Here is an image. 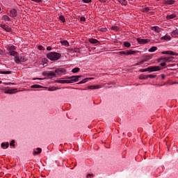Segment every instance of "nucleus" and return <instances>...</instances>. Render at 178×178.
<instances>
[{
	"label": "nucleus",
	"instance_id": "59",
	"mask_svg": "<svg viewBox=\"0 0 178 178\" xmlns=\"http://www.w3.org/2000/svg\"><path fill=\"white\" fill-rule=\"evenodd\" d=\"M131 1H133V0H131Z\"/></svg>",
	"mask_w": 178,
	"mask_h": 178
},
{
	"label": "nucleus",
	"instance_id": "47",
	"mask_svg": "<svg viewBox=\"0 0 178 178\" xmlns=\"http://www.w3.org/2000/svg\"><path fill=\"white\" fill-rule=\"evenodd\" d=\"M99 2H102V3H105V2H106V1L108 0H99Z\"/></svg>",
	"mask_w": 178,
	"mask_h": 178
},
{
	"label": "nucleus",
	"instance_id": "41",
	"mask_svg": "<svg viewBox=\"0 0 178 178\" xmlns=\"http://www.w3.org/2000/svg\"><path fill=\"white\" fill-rule=\"evenodd\" d=\"M143 12H149V8L146 7V8H143Z\"/></svg>",
	"mask_w": 178,
	"mask_h": 178
},
{
	"label": "nucleus",
	"instance_id": "10",
	"mask_svg": "<svg viewBox=\"0 0 178 178\" xmlns=\"http://www.w3.org/2000/svg\"><path fill=\"white\" fill-rule=\"evenodd\" d=\"M10 17H16L17 16V10L16 9H13L10 10Z\"/></svg>",
	"mask_w": 178,
	"mask_h": 178
},
{
	"label": "nucleus",
	"instance_id": "39",
	"mask_svg": "<svg viewBox=\"0 0 178 178\" xmlns=\"http://www.w3.org/2000/svg\"><path fill=\"white\" fill-rule=\"evenodd\" d=\"M10 147H15V140H13L10 143Z\"/></svg>",
	"mask_w": 178,
	"mask_h": 178
},
{
	"label": "nucleus",
	"instance_id": "38",
	"mask_svg": "<svg viewBox=\"0 0 178 178\" xmlns=\"http://www.w3.org/2000/svg\"><path fill=\"white\" fill-rule=\"evenodd\" d=\"M57 83H60V84H65V80H58L57 81Z\"/></svg>",
	"mask_w": 178,
	"mask_h": 178
},
{
	"label": "nucleus",
	"instance_id": "35",
	"mask_svg": "<svg viewBox=\"0 0 178 178\" xmlns=\"http://www.w3.org/2000/svg\"><path fill=\"white\" fill-rule=\"evenodd\" d=\"M60 20L63 22V23H65L66 22V20L65 19V17H63V15L60 16Z\"/></svg>",
	"mask_w": 178,
	"mask_h": 178
},
{
	"label": "nucleus",
	"instance_id": "25",
	"mask_svg": "<svg viewBox=\"0 0 178 178\" xmlns=\"http://www.w3.org/2000/svg\"><path fill=\"white\" fill-rule=\"evenodd\" d=\"M1 19L3 20H6V22H10V18L8 15H3Z\"/></svg>",
	"mask_w": 178,
	"mask_h": 178
},
{
	"label": "nucleus",
	"instance_id": "12",
	"mask_svg": "<svg viewBox=\"0 0 178 178\" xmlns=\"http://www.w3.org/2000/svg\"><path fill=\"white\" fill-rule=\"evenodd\" d=\"M6 54L7 55H10V56H15V58H16V56L18 55L17 51H15V50L13 51L6 52Z\"/></svg>",
	"mask_w": 178,
	"mask_h": 178
},
{
	"label": "nucleus",
	"instance_id": "23",
	"mask_svg": "<svg viewBox=\"0 0 178 178\" xmlns=\"http://www.w3.org/2000/svg\"><path fill=\"white\" fill-rule=\"evenodd\" d=\"M47 77H57L56 72L47 73Z\"/></svg>",
	"mask_w": 178,
	"mask_h": 178
},
{
	"label": "nucleus",
	"instance_id": "15",
	"mask_svg": "<svg viewBox=\"0 0 178 178\" xmlns=\"http://www.w3.org/2000/svg\"><path fill=\"white\" fill-rule=\"evenodd\" d=\"M88 41L90 42V44H99V41H98L97 39L90 38L88 39Z\"/></svg>",
	"mask_w": 178,
	"mask_h": 178
},
{
	"label": "nucleus",
	"instance_id": "29",
	"mask_svg": "<svg viewBox=\"0 0 178 178\" xmlns=\"http://www.w3.org/2000/svg\"><path fill=\"white\" fill-rule=\"evenodd\" d=\"M124 46L126 48H130V47H131V44H130V42H124Z\"/></svg>",
	"mask_w": 178,
	"mask_h": 178
},
{
	"label": "nucleus",
	"instance_id": "32",
	"mask_svg": "<svg viewBox=\"0 0 178 178\" xmlns=\"http://www.w3.org/2000/svg\"><path fill=\"white\" fill-rule=\"evenodd\" d=\"M11 73L10 71H0V74H10Z\"/></svg>",
	"mask_w": 178,
	"mask_h": 178
},
{
	"label": "nucleus",
	"instance_id": "24",
	"mask_svg": "<svg viewBox=\"0 0 178 178\" xmlns=\"http://www.w3.org/2000/svg\"><path fill=\"white\" fill-rule=\"evenodd\" d=\"M14 91H15V90L10 89V90H6L4 92H5V94H15V92H14Z\"/></svg>",
	"mask_w": 178,
	"mask_h": 178
},
{
	"label": "nucleus",
	"instance_id": "27",
	"mask_svg": "<svg viewBox=\"0 0 178 178\" xmlns=\"http://www.w3.org/2000/svg\"><path fill=\"white\" fill-rule=\"evenodd\" d=\"M118 2H120L121 5H124V6H126V5H127V1L126 0H118Z\"/></svg>",
	"mask_w": 178,
	"mask_h": 178
},
{
	"label": "nucleus",
	"instance_id": "43",
	"mask_svg": "<svg viewBox=\"0 0 178 178\" xmlns=\"http://www.w3.org/2000/svg\"><path fill=\"white\" fill-rule=\"evenodd\" d=\"M66 84H70V83H72V81L70 80H65Z\"/></svg>",
	"mask_w": 178,
	"mask_h": 178
},
{
	"label": "nucleus",
	"instance_id": "46",
	"mask_svg": "<svg viewBox=\"0 0 178 178\" xmlns=\"http://www.w3.org/2000/svg\"><path fill=\"white\" fill-rule=\"evenodd\" d=\"M81 22H86V17H81Z\"/></svg>",
	"mask_w": 178,
	"mask_h": 178
},
{
	"label": "nucleus",
	"instance_id": "4",
	"mask_svg": "<svg viewBox=\"0 0 178 178\" xmlns=\"http://www.w3.org/2000/svg\"><path fill=\"white\" fill-rule=\"evenodd\" d=\"M14 59L18 65L21 62H26V58H24V56H16Z\"/></svg>",
	"mask_w": 178,
	"mask_h": 178
},
{
	"label": "nucleus",
	"instance_id": "2",
	"mask_svg": "<svg viewBox=\"0 0 178 178\" xmlns=\"http://www.w3.org/2000/svg\"><path fill=\"white\" fill-rule=\"evenodd\" d=\"M158 70H161V68L158 66L149 67L145 69L141 70V72H158Z\"/></svg>",
	"mask_w": 178,
	"mask_h": 178
},
{
	"label": "nucleus",
	"instance_id": "37",
	"mask_svg": "<svg viewBox=\"0 0 178 178\" xmlns=\"http://www.w3.org/2000/svg\"><path fill=\"white\" fill-rule=\"evenodd\" d=\"M148 77L149 79H155V77H156V75L149 74V75H147V78Z\"/></svg>",
	"mask_w": 178,
	"mask_h": 178
},
{
	"label": "nucleus",
	"instance_id": "42",
	"mask_svg": "<svg viewBox=\"0 0 178 178\" xmlns=\"http://www.w3.org/2000/svg\"><path fill=\"white\" fill-rule=\"evenodd\" d=\"M56 90H58V88H56V87H53V88L49 89L50 91H56Z\"/></svg>",
	"mask_w": 178,
	"mask_h": 178
},
{
	"label": "nucleus",
	"instance_id": "22",
	"mask_svg": "<svg viewBox=\"0 0 178 178\" xmlns=\"http://www.w3.org/2000/svg\"><path fill=\"white\" fill-rule=\"evenodd\" d=\"M164 3H165V5H173V3H175V0H167Z\"/></svg>",
	"mask_w": 178,
	"mask_h": 178
},
{
	"label": "nucleus",
	"instance_id": "14",
	"mask_svg": "<svg viewBox=\"0 0 178 178\" xmlns=\"http://www.w3.org/2000/svg\"><path fill=\"white\" fill-rule=\"evenodd\" d=\"M170 34H171V36L173 38H177L178 37V31H177V29H175L173 31H172Z\"/></svg>",
	"mask_w": 178,
	"mask_h": 178
},
{
	"label": "nucleus",
	"instance_id": "33",
	"mask_svg": "<svg viewBox=\"0 0 178 178\" xmlns=\"http://www.w3.org/2000/svg\"><path fill=\"white\" fill-rule=\"evenodd\" d=\"M61 44L64 45V47H69V42H67V40H64L61 42Z\"/></svg>",
	"mask_w": 178,
	"mask_h": 178
},
{
	"label": "nucleus",
	"instance_id": "45",
	"mask_svg": "<svg viewBox=\"0 0 178 178\" xmlns=\"http://www.w3.org/2000/svg\"><path fill=\"white\" fill-rule=\"evenodd\" d=\"M160 65L162 67H165V66H166V63H161L160 64Z\"/></svg>",
	"mask_w": 178,
	"mask_h": 178
},
{
	"label": "nucleus",
	"instance_id": "56",
	"mask_svg": "<svg viewBox=\"0 0 178 178\" xmlns=\"http://www.w3.org/2000/svg\"><path fill=\"white\" fill-rule=\"evenodd\" d=\"M0 84H2V81H0Z\"/></svg>",
	"mask_w": 178,
	"mask_h": 178
},
{
	"label": "nucleus",
	"instance_id": "20",
	"mask_svg": "<svg viewBox=\"0 0 178 178\" xmlns=\"http://www.w3.org/2000/svg\"><path fill=\"white\" fill-rule=\"evenodd\" d=\"M1 148H9V143L6 142V143H2L1 144Z\"/></svg>",
	"mask_w": 178,
	"mask_h": 178
},
{
	"label": "nucleus",
	"instance_id": "49",
	"mask_svg": "<svg viewBox=\"0 0 178 178\" xmlns=\"http://www.w3.org/2000/svg\"><path fill=\"white\" fill-rule=\"evenodd\" d=\"M47 51H51V50H52V47H47Z\"/></svg>",
	"mask_w": 178,
	"mask_h": 178
},
{
	"label": "nucleus",
	"instance_id": "52",
	"mask_svg": "<svg viewBox=\"0 0 178 178\" xmlns=\"http://www.w3.org/2000/svg\"><path fill=\"white\" fill-rule=\"evenodd\" d=\"M161 79H162V80H165V74L161 75Z\"/></svg>",
	"mask_w": 178,
	"mask_h": 178
},
{
	"label": "nucleus",
	"instance_id": "21",
	"mask_svg": "<svg viewBox=\"0 0 178 178\" xmlns=\"http://www.w3.org/2000/svg\"><path fill=\"white\" fill-rule=\"evenodd\" d=\"M37 151H34L33 152V155H38V154H41V151H42V149H41V148L40 147H38L37 149Z\"/></svg>",
	"mask_w": 178,
	"mask_h": 178
},
{
	"label": "nucleus",
	"instance_id": "8",
	"mask_svg": "<svg viewBox=\"0 0 178 178\" xmlns=\"http://www.w3.org/2000/svg\"><path fill=\"white\" fill-rule=\"evenodd\" d=\"M162 55H172V56H177V54L173 52L172 51H165L161 52Z\"/></svg>",
	"mask_w": 178,
	"mask_h": 178
},
{
	"label": "nucleus",
	"instance_id": "9",
	"mask_svg": "<svg viewBox=\"0 0 178 178\" xmlns=\"http://www.w3.org/2000/svg\"><path fill=\"white\" fill-rule=\"evenodd\" d=\"M136 40L139 44H147V42H149V40L148 39L137 38Z\"/></svg>",
	"mask_w": 178,
	"mask_h": 178
},
{
	"label": "nucleus",
	"instance_id": "44",
	"mask_svg": "<svg viewBox=\"0 0 178 178\" xmlns=\"http://www.w3.org/2000/svg\"><path fill=\"white\" fill-rule=\"evenodd\" d=\"M33 2H36L38 3H40V2H42V0H31Z\"/></svg>",
	"mask_w": 178,
	"mask_h": 178
},
{
	"label": "nucleus",
	"instance_id": "30",
	"mask_svg": "<svg viewBox=\"0 0 178 178\" xmlns=\"http://www.w3.org/2000/svg\"><path fill=\"white\" fill-rule=\"evenodd\" d=\"M31 88H42V86L41 85H33L31 86Z\"/></svg>",
	"mask_w": 178,
	"mask_h": 178
},
{
	"label": "nucleus",
	"instance_id": "17",
	"mask_svg": "<svg viewBox=\"0 0 178 178\" xmlns=\"http://www.w3.org/2000/svg\"><path fill=\"white\" fill-rule=\"evenodd\" d=\"M172 37H170V35H165L163 37H161V40H165V41L170 40H171Z\"/></svg>",
	"mask_w": 178,
	"mask_h": 178
},
{
	"label": "nucleus",
	"instance_id": "34",
	"mask_svg": "<svg viewBox=\"0 0 178 178\" xmlns=\"http://www.w3.org/2000/svg\"><path fill=\"white\" fill-rule=\"evenodd\" d=\"M72 73H79V72H80V68L75 67V68L72 69Z\"/></svg>",
	"mask_w": 178,
	"mask_h": 178
},
{
	"label": "nucleus",
	"instance_id": "11",
	"mask_svg": "<svg viewBox=\"0 0 178 178\" xmlns=\"http://www.w3.org/2000/svg\"><path fill=\"white\" fill-rule=\"evenodd\" d=\"M6 52H12L13 51H16V47L15 46H8L6 47Z\"/></svg>",
	"mask_w": 178,
	"mask_h": 178
},
{
	"label": "nucleus",
	"instance_id": "16",
	"mask_svg": "<svg viewBox=\"0 0 178 178\" xmlns=\"http://www.w3.org/2000/svg\"><path fill=\"white\" fill-rule=\"evenodd\" d=\"M176 14H172V15H168L166 16V19L167 20H170L172 19H175V17H176Z\"/></svg>",
	"mask_w": 178,
	"mask_h": 178
},
{
	"label": "nucleus",
	"instance_id": "58",
	"mask_svg": "<svg viewBox=\"0 0 178 178\" xmlns=\"http://www.w3.org/2000/svg\"><path fill=\"white\" fill-rule=\"evenodd\" d=\"M0 11H1V8H0Z\"/></svg>",
	"mask_w": 178,
	"mask_h": 178
},
{
	"label": "nucleus",
	"instance_id": "26",
	"mask_svg": "<svg viewBox=\"0 0 178 178\" xmlns=\"http://www.w3.org/2000/svg\"><path fill=\"white\" fill-rule=\"evenodd\" d=\"M158 49V47L153 46L149 49V52H155Z\"/></svg>",
	"mask_w": 178,
	"mask_h": 178
},
{
	"label": "nucleus",
	"instance_id": "53",
	"mask_svg": "<svg viewBox=\"0 0 178 178\" xmlns=\"http://www.w3.org/2000/svg\"><path fill=\"white\" fill-rule=\"evenodd\" d=\"M158 62H163V58H159Z\"/></svg>",
	"mask_w": 178,
	"mask_h": 178
},
{
	"label": "nucleus",
	"instance_id": "19",
	"mask_svg": "<svg viewBox=\"0 0 178 178\" xmlns=\"http://www.w3.org/2000/svg\"><path fill=\"white\" fill-rule=\"evenodd\" d=\"M91 79L92 78H86V79H83L82 81H79L78 83V84H84V83H87V81H88L89 80H91Z\"/></svg>",
	"mask_w": 178,
	"mask_h": 178
},
{
	"label": "nucleus",
	"instance_id": "3",
	"mask_svg": "<svg viewBox=\"0 0 178 178\" xmlns=\"http://www.w3.org/2000/svg\"><path fill=\"white\" fill-rule=\"evenodd\" d=\"M138 51L129 50L127 51H120L118 52V55H120L121 56H123V55H134V54H137Z\"/></svg>",
	"mask_w": 178,
	"mask_h": 178
},
{
	"label": "nucleus",
	"instance_id": "51",
	"mask_svg": "<svg viewBox=\"0 0 178 178\" xmlns=\"http://www.w3.org/2000/svg\"><path fill=\"white\" fill-rule=\"evenodd\" d=\"M0 55H3V51H2V49H0Z\"/></svg>",
	"mask_w": 178,
	"mask_h": 178
},
{
	"label": "nucleus",
	"instance_id": "55",
	"mask_svg": "<svg viewBox=\"0 0 178 178\" xmlns=\"http://www.w3.org/2000/svg\"><path fill=\"white\" fill-rule=\"evenodd\" d=\"M88 176H89L90 177H91V176H92V174H88V175H87V177H88Z\"/></svg>",
	"mask_w": 178,
	"mask_h": 178
},
{
	"label": "nucleus",
	"instance_id": "7",
	"mask_svg": "<svg viewBox=\"0 0 178 178\" xmlns=\"http://www.w3.org/2000/svg\"><path fill=\"white\" fill-rule=\"evenodd\" d=\"M0 27L3 29V30H5V31H7V33H10L12 31V29L9 28V26L6 24H0Z\"/></svg>",
	"mask_w": 178,
	"mask_h": 178
},
{
	"label": "nucleus",
	"instance_id": "36",
	"mask_svg": "<svg viewBox=\"0 0 178 178\" xmlns=\"http://www.w3.org/2000/svg\"><path fill=\"white\" fill-rule=\"evenodd\" d=\"M82 2L83 3H90L92 2V0H82Z\"/></svg>",
	"mask_w": 178,
	"mask_h": 178
},
{
	"label": "nucleus",
	"instance_id": "48",
	"mask_svg": "<svg viewBox=\"0 0 178 178\" xmlns=\"http://www.w3.org/2000/svg\"><path fill=\"white\" fill-rule=\"evenodd\" d=\"M38 49H40V51H42V49H44V47L42 46H39Z\"/></svg>",
	"mask_w": 178,
	"mask_h": 178
},
{
	"label": "nucleus",
	"instance_id": "50",
	"mask_svg": "<svg viewBox=\"0 0 178 178\" xmlns=\"http://www.w3.org/2000/svg\"><path fill=\"white\" fill-rule=\"evenodd\" d=\"M147 60H141L140 62H139L140 65H143V63H144V62H146Z\"/></svg>",
	"mask_w": 178,
	"mask_h": 178
},
{
	"label": "nucleus",
	"instance_id": "6",
	"mask_svg": "<svg viewBox=\"0 0 178 178\" xmlns=\"http://www.w3.org/2000/svg\"><path fill=\"white\" fill-rule=\"evenodd\" d=\"M80 77H81V75L72 76L68 77V79L71 80V83H76V81H79Z\"/></svg>",
	"mask_w": 178,
	"mask_h": 178
},
{
	"label": "nucleus",
	"instance_id": "5",
	"mask_svg": "<svg viewBox=\"0 0 178 178\" xmlns=\"http://www.w3.org/2000/svg\"><path fill=\"white\" fill-rule=\"evenodd\" d=\"M56 76H62L66 73V70L65 68H58L55 70Z\"/></svg>",
	"mask_w": 178,
	"mask_h": 178
},
{
	"label": "nucleus",
	"instance_id": "1",
	"mask_svg": "<svg viewBox=\"0 0 178 178\" xmlns=\"http://www.w3.org/2000/svg\"><path fill=\"white\" fill-rule=\"evenodd\" d=\"M60 56H62V55L56 52H50L47 55V58L50 60H58V59H60Z\"/></svg>",
	"mask_w": 178,
	"mask_h": 178
},
{
	"label": "nucleus",
	"instance_id": "28",
	"mask_svg": "<svg viewBox=\"0 0 178 178\" xmlns=\"http://www.w3.org/2000/svg\"><path fill=\"white\" fill-rule=\"evenodd\" d=\"M139 79L140 80H146L148 79V75H140Z\"/></svg>",
	"mask_w": 178,
	"mask_h": 178
},
{
	"label": "nucleus",
	"instance_id": "18",
	"mask_svg": "<svg viewBox=\"0 0 178 178\" xmlns=\"http://www.w3.org/2000/svg\"><path fill=\"white\" fill-rule=\"evenodd\" d=\"M170 59H172V57H165V58H163V62L164 63H166L168 62H172V60H170Z\"/></svg>",
	"mask_w": 178,
	"mask_h": 178
},
{
	"label": "nucleus",
	"instance_id": "57",
	"mask_svg": "<svg viewBox=\"0 0 178 178\" xmlns=\"http://www.w3.org/2000/svg\"><path fill=\"white\" fill-rule=\"evenodd\" d=\"M172 84H176V82L172 83Z\"/></svg>",
	"mask_w": 178,
	"mask_h": 178
},
{
	"label": "nucleus",
	"instance_id": "40",
	"mask_svg": "<svg viewBox=\"0 0 178 178\" xmlns=\"http://www.w3.org/2000/svg\"><path fill=\"white\" fill-rule=\"evenodd\" d=\"M112 30H114V31H118L119 30V27H118V26H113V27H112Z\"/></svg>",
	"mask_w": 178,
	"mask_h": 178
},
{
	"label": "nucleus",
	"instance_id": "54",
	"mask_svg": "<svg viewBox=\"0 0 178 178\" xmlns=\"http://www.w3.org/2000/svg\"><path fill=\"white\" fill-rule=\"evenodd\" d=\"M134 66H140V62L134 64Z\"/></svg>",
	"mask_w": 178,
	"mask_h": 178
},
{
	"label": "nucleus",
	"instance_id": "13",
	"mask_svg": "<svg viewBox=\"0 0 178 178\" xmlns=\"http://www.w3.org/2000/svg\"><path fill=\"white\" fill-rule=\"evenodd\" d=\"M151 30L155 31V33H161V28L159 26H152Z\"/></svg>",
	"mask_w": 178,
	"mask_h": 178
},
{
	"label": "nucleus",
	"instance_id": "31",
	"mask_svg": "<svg viewBox=\"0 0 178 178\" xmlns=\"http://www.w3.org/2000/svg\"><path fill=\"white\" fill-rule=\"evenodd\" d=\"M97 88H99V87H98V86H88V89L89 90H97Z\"/></svg>",
	"mask_w": 178,
	"mask_h": 178
}]
</instances>
